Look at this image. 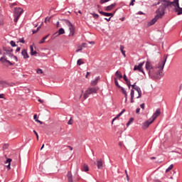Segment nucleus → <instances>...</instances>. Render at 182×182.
<instances>
[{
	"instance_id": "nucleus-34",
	"label": "nucleus",
	"mask_w": 182,
	"mask_h": 182,
	"mask_svg": "<svg viewBox=\"0 0 182 182\" xmlns=\"http://www.w3.org/2000/svg\"><path fill=\"white\" fill-rule=\"evenodd\" d=\"M119 89H121V90H122V93H123V95H126L127 92H126V90H124V88H123V87H119Z\"/></svg>"
},
{
	"instance_id": "nucleus-49",
	"label": "nucleus",
	"mask_w": 182,
	"mask_h": 182,
	"mask_svg": "<svg viewBox=\"0 0 182 182\" xmlns=\"http://www.w3.org/2000/svg\"><path fill=\"white\" fill-rule=\"evenodd\" d=\"M36 122H37L38 123H40V124H43V122L41 120L36 119Z\"/></svg>"
},
{
	"instance_id": "nucleus-43",
	"label": "nucleus",
	"mask_w": 182,
	"mask_h": 182,
	"mask_svg": "<svg viewBox=\"0 0 182 182\" xmlns=\"http://www.w3.org/2000/svg\"><path fill=\"white\" fill-rule=\"evenodd\" d=\"M124 80H125V82H127L129 80L127 79V76H126V75H124Z\"/></svg>"
},
{
	"instance_id": "nucleus-5",
	"label": "nucleus",
	"mask_w": 182,
	"mask_h": 182,
	"mask_svg": "<svg viewBox=\"0 0 182 182\" xmlns=\"http://www.w3.org/2000/svg\"><path fill=\"white\" fill-rule=\"evenodd\" d=\"M99 88L97 87H90L87 89L83 95V98L85 100L89 97L90 95H93L95 93H97Z\"/></svg>"
},
{
	"instance_id": "nucleus-64",
	"label": "nucleus",
	"mask_w": 182,
	"mask_h": 182,
	"mask_svg": "<svg viewBox=\"0 0 182 182\" xmlns=\"http://www.w3.org/2000/svg\"><path fill=\"white\" fill-rule=\"evenodd\" d=\"M130 5H132V6H133V5H134V3L133 1H131Z\"/></svg>"
},
{
	"instance_id": "nucleus-12",
	"label": "nucleus",
	"mask_w": 182,
	"mask_h": 182,
	"mask_svg": "<svg viewBox=\"0 0 182 182\" xmlns=\"http://www.w3.org/2000/svg\"><path fill=\"white\" fill-rule=\"evenodd\" d=\"M21 55L23 56L24 59H28L29 58V55L28 54V51L26 50L23 49L21 51Z\"/></svg>"
},
{
	"instance_id": "nucleus-26",
	"label": "nucleus",
	"mask_w": 182,
	"mask_h": 182,
	"mask_svg": "<svg viewBox=\"0 0 182 182\" xmlns=\"http://www.w3.org/2000/svg\"><path fill=\"white\" fill-rule=\"evenodd\" d=\"M83 171H89V166L87 164H84L82 166Z\"/></svg>"
},
{
	"instance_id": "nucleus-44",
	"label": "nucleus",
	"mask_w": 182,
	"mask_h": 182,
	"mask_svg": "<svg viewBox=\"0 0 182 182\" xmlns=\"http://www.w3.org/2000/svg\"><path fill=\"white\" fill-rule=\"evenodd\" d=\"M80 50H83V48L81 46H80L79 49L76 50V52H80Z\"/></svg>"
},
{
	"instance_id": "nucleus-59",
	"label": "nucleus",
	"mask_w": 182,
	"mask_h": 182,
	"mask_svg": "<svg viewBox=\"0 0 182 182\" xmlns=\"http://www.w3.org/2000/svg\"><path fill=\"white\" fill-rule=\"evenodd\" d=\"M68 147L70 149V150H71V151L73 150V148L72 146H68Z\"/></svg>"
},
{
	"instance_id": "nucleus-11",
	"label": "nucleus",
	"mask_w": 182,
	"mask_h": 182,
	"mask_svg": "<svg viewBox=\"0 0 182 182\" xmlns=\"http://www.w3.org/2000/svg\"><path fill=\"white\" fill-rule=\"evenodd\" d=\"M161 114V112H160V109H156L155 113L150 118L151 120H153V122H154V120H156V119H157V117H159V116H160Z\"/></svg>"
},
{
	"instance_id": "nucleus-57",
	"label": "nucleus",
	"mask_w": 182,
	"mask_h": 182,
	"mask_svg": "<svg viewBox=\"0 0 182 182\" xmlns=\"http://www.w3.org/2000/svg\"><path fill=\"white\" fill-rule=\"evenodd\" d=\"M47 21L49 22L50 21V18H46L45 22H46Z\"/></svg>"
},
{
	"instance_id": "nucleus-2",
	"label": "nucleus",
	"mask_w": 182,
	"mask_h": 182,
	"mask_svg": "<svg viewBox=\"0 0 182 182\" xmlns=\"http://www.w3.org/2000/svg\"><path fill=\"white\" fill-rule=\"evenodd\" d=\"M160 4L164 5L165 9L166 8H174L178 15H182V8L178 4V0H159L158 5H160Z\"/></svg>"
},
{
	"instance_id": "nucleus-27",
	"label": "nucleus",
	"mask_w": 182,
	"mask_h": 182,
	"mask_svg": "<svg viewBox=\"0 0 182 182\" xmlns=\"http://www.w3.org/2000/svg\"><path fill=\"white\" fill-rule=\"evenodd\" d=\"M134 121V118H130L129 122L127 123V127H129V126H130V124H132V123H133Z\"/></svg>"
},
{
	"instance_id": "nucleus-13",
	"label": "nucleus",
	"mask_w": 182,
	"mask_h": 182,
	"mask_svg": "<svg viewBox=\"0 0 182 182\" xmlns=\"http://www.w3.org/2000/svg\"><path fill=\"white\" fill-rule=\"evenodd\" d=\"M9 84H7L6 81L0 80V87L4 89V87H8Z\"/></svg>"
},
{
	"instance_id": "nucleus-14",
	"label": "nucleus",
	"mask_w": 182,
	"mask_h": 182,
	"mask_svg": "<svg viewBox=\"0 0 182 182\" xmlns=\"http://www.w3.org/2000/svg\"><path fill=\"white\" fill-rule=\"evenodd\" d=\"M100 79V77H97L95 80L91 81V86H96L97 85V82H99V80Z\"/></svg>"
},
{
	"instance_id": "nucleus-9",
	"label": "nucleus",
	"mask_w": 182,
	"mask_h": 182,
	"mask_svg": "<svg viewBox=\"0 0 182 182\" xmlns=\"http://www.w3.org/2000/svg\"><path fill=\"white\" fill-rule=\"evenodd\" d=\"M144 65V62L139 63L138 65H134V70H139V72H142L144 75H145L144 71L143 70V65Z\"/></svg>"
},
{
	"instance_id": "nucleus-50",
	"label": "nucleus",
	"mask_w": 182,
	"mask_h": 182,
	"mask_svg": "<svg viewBox=\"0 0 182 182\" xmlns=\"http://www.w3.org/2000/svg\"><path fill=\"white\" fill-rule=\"evenodd\" d=\"M136 113H140V108H137L136 109Z\"/></svg>"
},
{
	"instance_id": "nucleus-7",
	"label": "nucleus",
	"mask_w": 182,
	"mask_h": 182,
	"mask_svg": "<svg viewBox=\"0 0 182 182\" xmlns=\"http://www.w3.org/2000/svg\"><path fill=\"white\" fill-rule=\"evenodd\" d=\"M65 23L67 26L69 28L70 33L68 36H75V26L70 23L69 21H66Z\"/></svg>"
},
{
	"instance_id": "nucleus-32",
	"label": "nucleus",
	"mask_w": 182,
	"mask_h": 182,
	"mask_svg": "<svg viewBox=\"0 0 182 182\" xmlns=\"http://www.w3.org/2000/svg\"><path fill=\"white\" fill-rule=\"evenodd\" d=\"M91 15H92V16H93V18H95V19H97V18H99V14L92 13Z\"/></svg>"
},
{
	"instance_id": "nucleus-17",
	"label": "nucleus",
	"mask_w": 182,
	"mask_h": 182,
	"mask_svg": "<svg viewBox=\"0 0 182 182\" xmlns=\"http://www.w3.org/2000/svg\"><path fill=\"white\" fill-rule=\"evenodd\" d=\"M100 14L101 15H103L104 16H113V14H112V13H106L105 11H100Z\"/></svg>"
},
{
	"instance_id": "nucleus-41",
	"label": "nucleus",
	"mask_w": 182,
	"mask_h": 182,
	"mask_svg": "<svg viewBox=\"0 0 182 182\" xmlns=\"http://www.w3.org/2000/svg\"><path fill=\"white\" fill-rule=\"evenodd\" d=\"M126 82H127V85L129 89H130V86H132V85L130 84V81L128 80V81H126Z\"/></svg>"
},
{
	"instance_id": "nucleus-56",
	"label": "nucleus",
	"mask_w": 182,
	"mask_h": 182,
	"mask_svg": "<svg viewBox=\"0 0 182 182\" xmlns=\"http://www.w3.org/2000/svg\"><path fill=\"white\" fill-rule=\"evenodd\" d=\"M0 99H4V94H0Z\"/></svg>"
},
{
	"instance_id": "nucleus-47",
	"label": "nucleus",
	"mask_w": 182,
	"mask_h": 182,
	"mask_svg": "<svg viewBox=\"0 0 182 182\" xmlns=\"http://www.w3.org/2000/svg\"><path fill=\"white\" fill-rule=\"evenodd\" d=\"M33 119H34V120H38L37 119H38V115H36V114H34V116H33Z\"/></svg>"
},
{
	"instance_id": "nucleus-20",
	"label": "nucleus",
	"mask_w": 182,
	"mask_h": 182,
	"mask_svg": "<svg viewBox=\"0 0 182 182\" xmlns=\"http://www.w3.org/2000/svg\"><path fill=\"white\" fill-rule=\"evenodd\" d=\"M11 161H12V159H8L6 161V164H8V165H7V168H8V170H11Z\"/></svg>"
},
{
	"instance_id": "nucleus-29",
	"label": "nucleus",
	"mask_w": 182,
	"mask_h": 182,
	"mask_svg": "<svg viewBox=\"0 0 182 182\" xmlns=\"http://www.w3.org/2000/svg\"><path fill=\"white\" fill-rule=\"evenodd\" d=\"M114 83H115V86H117V87H122L119 85V82L117 81V78H114Z\"/></svg>"
},
{
	"instance_id": "nucleus-53",
	"label": "nucleus",
	"mask_w": 182,
	"mask_h": 182,
	"mask_svg": "<svg viewBox=\"0 0 182 182\" xmlns=\"http://www.w3.org/2000/svg\"><path fill=\"white\" fill-rule=\"evenodd\" d=\"M21 43H25V41L23 40V38H22L21 40H20Z\"/></svg>"
},
{
	"instance_id": "nucleus-55",
	"label": "nucleus",
	"mask_w": 182,
	"mask_h": 182,
	"mask_svg": "<svg viewBox=\"0 0 182 182\" xmlns=\"http://www.w3.org/2000/svg\"><path fill=\"white\" fill-rule=\"evenodd\" d=\"M137 14H138V15H144V13L141 12V11H139Z\"/></svg>"
},
{
	"instance_id": "nucleus-52",
	"label": "nucleus",
	"mask_w": 182,
	"mask_h": 182,
	"mask_svg": "<svg viewBox=\"0 0 182 182\" xmlns=\"http://www.w3.org/2000/svg\"><path fill=\"white\" fill-rule=\"evenodd\" d=\"M105 2H107V1H106V0H101L100 1V4H105Z\"/></svg>"
},
{
	"instance_id": "nucleus-18",
	"label": "nucleus",
	"mask_w": 182,
	"mask_h": 182,
	"mask_svg": "<svg viewBox=\"0 0 182 182\" xmlns=\"http://www.w3.org/2000/svg\"><path fill=\"white\" fill-rule=\"evenodd\" d=\"M63 33H65V30L61 28L58 30V32L55 33V35H57V36H59V35H63Z\"/></svg>"
},
{
	"instance_id": "nucleus-21",
	"label": "nucleus",
	"mask_w": 182,
	"mask_h": 182,
	"mask_svg": "<svg viewBox=\"0 0 182 182\" xmlns=\"http://www.w3.org/2000/svg\"><path fill=\"white\" fill-rule=\"evenodd\" d=\"M114 6H116V4H112L106 7L105 10L106 11H112V9H113V8H114Z\"/></svg>"
},
{
	"instance_id": "nucleus-23",
	"label": "nucleus",
	"mask_w": 182,
	"mask_h": 182,
	"mask_svg": "<svg viewBox=\"0 0 182 182\" xmlns=\"http://www.w3.org/2000/svg\"><path fill=\"white\" fill-rule=\"evenodd\" d=\"M115 76L118 78V79H122V77H123V75H122V73L119 71H117L115 73Z\"/></svg>"
},
{
	"instance_id": "nucleus-16",
	"label": "nucleus",
	"mask_w": 182,
	"mask_h": 182,
	"mask_svg": "<svg viewBox=\"0 0 182 182\" xmlns=\"http://www.w3.org/2000/svg\"><path fill=\"white\" fill-rule=\"evenodd\" d=\"M67 178H68V182H73V179L72 178V172L70 171L68 172Z\"/></svg>"
},
{
	"instance_id": "nucleus-45",
	"label": "nucleus",
	"mask_w": 182,
	"mask_h": 182,
	"mask_svg": "<svg viewBox=\"0 0 182 182\" xmlns=\"http://www.w3.org/2000/svg\"><path fill=\"white\" fill-rule=\"evenodd\" d=\"M38 53V52H36V50L33 51V53H31V55L32 56H33V55H36Z\"/></svg>"
},
{
	"instance_id": "nucleus-15",
	"label": "nucleus",
	"mask_w": 182,
	"mask_h": 182,
	"mask_svg": "<svg viewBox=\"0 0 182 182\" xmlns=\"http://www.w3.org/2000/svg\"><path fill=\"white\" fill-rule=\"evenodd\" d=\"M97 168L99 169L103 168V161L102 160L97 161Z\"/></svg>"
},
{
	"instance_id": "nucleus-46",
	"label": "nucleus",
	"mask_w": 182,
	"mask_h": 182,
	"mask_svg": "<svg viewBox=\"0 0 182 182\" xmlns=\"http://www.w3.org/2000/svg\"><path fill=\"white\" fill-rule=\"evenodd\" d=\"M140 107H141V109H142L143 110H144V104H141V105H140Z\"/></svg>"
},
{
	"instance_id": "nucleus-61",
	"label": "nucleus",
	"mask_w": 182,
	"mask_h": 182,
	"mask_svg": "<svg viewBox=\"0 0 182 182\" xmlns=\"http://www.w3.org/2000/svg\"><path fill=\"white\" fill-rule=\"evenodd\" d=\"M105 21H107L109 22V21H110V18H105Z\"/></svg>"
},
{
	"instance_id": "nucleus-25",
	"label": "nucleus",
	"mask_w": 182,
	"mask_h": 182,
	"mask_svg": "<svg viewBox=\"0 0 182 182\" xmlns=\"http://www.w3.org/2000/svg\"><path fill=\"white\" fill-rule=\"evenodd\" d=\"M48 37H49V35H47V36H44V37L41 40V41L39 42V43H40V44L45 43V41H46V39H48Z\"/></svg>"
},
{
	"instance_id": "nucleus-39",
	"label": "nucleus",
	"mask_w": 182,
	"mask_h": 182,
	"mask_svg": "<svg viewBox=\"0 0 182 182\" xmlns=\"http://www.w3.org/2000/svg\"><path fill=\"white\" fill-rule=\"evenodd\" d=\"M11 58H13L14 60H15L16 62H18V58L15 55H12Z\"/></svg>"
},
{
	"instance_id": "nucleus-42",
	"label": "nucleus",
	"mask_w": 182,
	"mask_h": 182,
	"mask_svg": "<svg viewBox=\"0 0 182 182\" xmlns=\"http://www.w3.org/2000/svg\"><path fill=\"white\" fill-rule=\"evenodd\" d=\"M30 50H31V54L33 53V46H30Z\"/></svg>"
},
{
	"instance_id": "nucleus-30",
	"label": "nucleus",
	"mask_w": 182,
	"mask_h": 182,
	"mask_svg": "<svg viewBox=\"0 0 182 182\" xmlns=\"http://www.w3.org/2000/svg\"><path fill=\"white\" fill-rule=\"evenodd\" d=\"M173 164L170 165L169 167L166 170V172L168 173V171H170L171 170H173Z\"/></svg>"
},
{
	"instance_id": "nucleus-37",
	"label": "nucleus",
	"mask_w": 182,
	"mask_h": 182,
	"mask_svg": "<svg viewBox=\"0 0 182 182\" xmlns=\"http://www.w3.org/2000/svg\"><path fill=\"white\" fill-rule=\"evenodd\" d=\"M87 44L86 43H83L81 46H80V47L81 48H87Z\"/></svg>"
},
{
	"instance_id": "nucleus-10",
	"label": "nucleus",
	"mask_w": 182,
	"mask_h": 182,
	"mask_svg": "<svg viewBox=\"0 0 182 182\" xmlns=\"http://www.w3.org/2000/svg\"><path fill=\"white\" fill-rule=\"evenodd\" d=\"M153 120H151V119H148L146 122H144L142 124H141V128L144 129V130H146V129H148L149 128V126H150V124H151V123H153Z\"/></svg>"
},
{
	"instance_id": "nucleus-38",
	"label": "nucleus",
	"mask_w": 182,
	"mask_h": 182,
	"mask_svg": "<svg viewBox=\"0 0 182 182\" xmlns=\"http://www.w3.org/2000/svg\"><path fill=\"white\" fill-rule=\"evenodd\" d=\"M39 29H41V26L38 27L36 30H33V33H36Z\"/></svg>"
},
{
	"instance_id": "nucleus-3",
	"label": "nucleus",
	"mask_w": 182,
	"mask_h": 182,
	"mask_svg": "<svg viewBox=\"0 0 182 182\" xmlns=\"http://www.w3.org/2000/svg\"><path fill=\"white\" fill-rule=\"evenodd\" d=\"M166 9L164 8V6L163 4H161L160 7L156 10V15L155 18H154L151 21L148 23V26H151L152 25H154L156 22H157L158 19H160L163 18V16L164 15V11Z\"/></svg>"
},
{
	"instance_id": "nucleus-22",
	"label": "nucleus",
	"mask_w": 182,
	"mask_h": 182,
	"mask_svg": "<svg viewBox=\"0 0 182 182\" xmlns=\"http://www.w3.org/2000/svg\"><path fill=\"white\" fill-rule=\"evenodd\" d=\"M133 99H134V90H131V103H134V100H133Z\"/></svg>"
},
{
	"instance_id": "nucleus-24",
	"label": "nucleus",
	"mask_w": 182,
	"mask_h": 182,
	"mask_svg": "<svg viewBox=\"0 0 182 182\" xmlns=\"http://www.w3.org/2000/svg\"><path fill=\"white\" fill-rule=\"evenodd\" d=\"M120 50L122 53V55L126 58V51H124V46H120Z\"/></svg>"
},
{
	"instance_id": "nucleus-35",
	"label": "nucleus",
	"mask_w": 182,
	"mask_h": 182,
	"mask_svg": "<svg viewBox=\"0 0 182 182\" xmlns=\"http://www.w3.org/2000/svg\"><path fill=\"white\" fill-rule=\"evenodd\" d=\"M10 45H11V46H13V48L15 47V46H16V43H15L14 41H11L10 42Z\"/></svg>"
},
{
	"instance_id": "nucleus-48",
	"label": "nucleus",
	"mask_w": 182,
	"mask_h": 182,
	"mask_svg": "<svg viewBox=\"0 0 182 182\" xmlns=\"http://www.w3.org/2000/svg\"><path fill=\"white\" fill-rule=\"evenodd\" d=\"M88 43H90V45H95V41H88Z\"/></svg>"
},
{
	"instance_id": "nucleus-8",
	"label": "nucleus",
	"mask_w": 182,
	"mask_h": 182,
	"mask_svg": "<svg viewBox=\"0 0 182 182\" xmlns=\"http://www.w3.org/2000/svg\"><path fill=\"white\" fill-rule=\"evenodd\" d=\"M131 86L132 89L134 90H136L138 93V96H136V99H140L141 97V90L140 89V87L136 85V82Z\"/></svg>"
},
{
	"instance_id": "nucleus-1",
	"label": "nucleus",
	"mask_w": 182,
	"mask_h": 182,
	"mask_svg": "<svg viewBox=\"0 0 182 182\" xmlns=\"http://www.w3.org/2000/svg\"><path fill=\"white\" fill-rule=\"evenodd\" d=\"M166 62H167V55L163 60H161L159 63H157L155 66L151 64V62L146 61L145 68L149 73V77L156 79L157 80L161 79V77L164 76L163 69H164Z\"/></svg>"
},
{
	"instance_id": "nucleus-40",
	"label": "nucleus",
	"mask_w": 182,
	"mask_h": 182,
	"mask_svg": "<svg viewBox=\"0 0 182 182\" xmlns=\"http://www.w3.org/2000/svg\"><path fill=\"white\" fill-rule=\"evenodd\" d=\"M14 6H16V3L10 4V8H14Z\"/></svg>"
},
{
	"instance_id": "nucleus-28",
	"label": "nucleus",
	"mask_w": 182,
	"mask_h": 182,
	"mask_svg": "<svg viewBox=\"0 0 182 182\" xmlns=\"http://www.w3.org/2000/svg\"><path fill=\"white\" fill-rule=\"evenodd\" d=\"M85 63V62H83V60H82V59H79V60H77V65H78V66H80V65H83Z\"/></svg>"
},
{
	"instance_id": "nucleus-54",
	"label": "nucleus",
	"mask_w": 182,
	"mask_h": 182,
	"mask_svg": "<svg viewBox=\"0 0 182 182\" xmlns=\"http://www.w3.org/2000/svg\"><path fill=\"white\" fill-rule=\"evenodd\" d=\"M21 50V48L18 47L16 50V52H19Z\"/></svg>"
},
{
	"instance_id": "nucleus-62",
	"label": "nucleus",
	"mask_w": 182,
	"mask_h": 182,
	"mask_svg": "<svg viewBox=\"0 0 182 182\" xmlns=\"http://www.w3.org/2000/svg\"><path fill=\"white\" fill-rule=\"evenodd\" d=\"M43 147H45V144H43L41 148V150H43Z\"/></svg>"
},
{
	"instance_id": "nucleus-6",
	"label": "nucleus",
	"mask_w": 182,
	"mask_h": 182,
	"mask_svg": "<svg viewBox=\"0 0 182 182\" xmlns=\"http://www.w3.org/2000/svg\"><path fill=\"white\" fill-rule=\"evenodd\" d=\"M23 13V9L21 7L14 8V22L16 23L18 22L19 18H21V15Z\"/></svg>"
},
{
	"instance_id": "nucleus-63",
	"label": "nucleus",
	"mask_w": 182,
	"mask_h": 182,
	"mask_svg": "<svg viewBox=\"0 0 182 182\" xmlns=\"http://www.w3.org/2000/svg\"><path fill=\"white\" fill-rule=\"evenodd\" d=\"M124 95L125 99H127V92L126 94H124Z\"/></svg>"
},
{
	"instance_id": "nucleus-19",
	"label": "nucleus",
	"mask_w": 182,
	"mask_h": 182,
	"mask_svg": "<svg viewBox=\"0 0 182 182\" xmlns=\"http://www.w3.org/2000/svg\"><path fill=\"white\" fill-rule=\"evenodd\" d=\"M126 112V109H122V112L115 117V118H114L113 119H112V123H113V122H114L115 120H116V119H119V117H120V116H122V114H123V113H124Z\"/></svg>"
},
{
	"instance_id": "nucleus-58",
	"label": "nucleus",
	"mask_w": 182,
	"mask_h": 182,
	"mask_svg": "<svg viewBox=\"0 0 182 182\" xmlns=\"http://www.w3.org/2000/svg\"><path fill=\"white\" fill-rule=\"evenodd\" d=\"M126 178H127V181H129V174H127Z\"/></svg>"
},
{
	"instance_id": "nucleus-51",
	"label": "nucleus",
	"mask_w": 182,
	"mask_h": 182,
	"mask_svg": "<svg viewBox=\"0 0 182 182\" xmlns=\"http://www.w3.org/2000/svg\"><path fill=\"white\" fill-rule=\"evenodd\" d=\"M89 75H90V73L87 72V74H86V75H85L86 79H87V76H89Z\"/></svg>"
},
{
	"instance_id": "nucleus-4",
	"label": "nucleus",
	"mask_w": 182,
	"mask_h": 182,
	"mask_svg": "<svg viewBox=\"0 0 182 182\" xmlns=\"http://www.w3.org/2000/svg\"><path fill=\"white\" fill-rule=\"evenodd\" d=\"M12 52H14V50L12 49L11 50L4 49V56L0 58V62H1V63H5V62H6V63H9L10 66H12L14 63L8 60V59L6 58V55L9 58H12V56H14V54H12Z\"/></svg>"
},
{
	"instance_id": "nucleus-33",
	"label": "nucleus",
	"mask_w": 182,
	"mask_h": 182,
	"mask_svg": "<svg viewBox=\"0 0 182 182\" xmlns=\"http://www.w3.org/2000/svg\"><path fill=\"white\" fill-rule=\"evenodd\" d=\"M68 124H73V119L72 117L68 122Z\"/></svg>"
},
{
	"instance_id": "nucleus-31",
	"label": "nucleus",
	"mask_w": 182,
	"mask_h": 182,
	"mask_svg": "<svg viewBox=\"0 0 182 182\" xmlns=\"http://www.w3.org/2000/svg\"><path fill=\"white\" fill-rule=\"evenodd\" d=\"M36 73H38V75H42L43 73V70H42V69H41V68H38L36 70Z\"/></svg>"
},
{
	"instance_id": "nucleus-60",
	"label": "nucleus",
	"mask_w": 182,
	"mask_h": 182,
	"mask_svg": "<svg viewBox=\"0 0 182 182\" xmlns=\"http://www.w3.org/2000/svg\"><path fill=\"white\" fill-rule=\"evenodd\" d=\"M38 102H40V103H43V100H42L41 99L38 100Z\"/></svg>"
},
{
	"instance_id": "nucleus-36",
	"label": "nucleus",
	"mask_w": 182,
	"mask_h": 182,
	"mask_svg": "<svg viewBox=\"0 0 182 182\" xmlns=\"http://www.w3.org/2000/svg\"><path fill=\"white\" fill-rule=\"evenodd\" d=\"M33 133L36 136L37 140H39V135L38 134V132H36L35 130H33Z\"/></svg>"
}]
</instances>
